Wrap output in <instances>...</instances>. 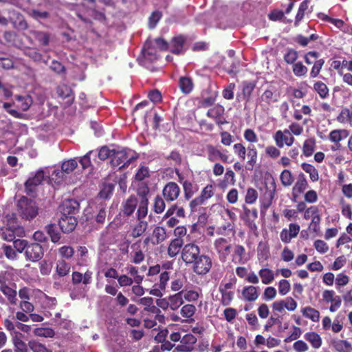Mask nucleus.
<instances>
[{"label": "nucleus", "instance_id": "nucleus-1", "mask_svg": "<svg viewBox=\"0 0 352 352\" xmlns=\"http://www.w3.org/2000/svg\"><path fill=\"white\" fill-rule=\"evenodd\" d=\"M17 211L25 220L34 219L38 214V206L36 202L25 197H22L17 203Z\"/></svg>", "mask_w": 352, "mask_h": 352}, {"label": "nucleus", "instance_id": "nucleus-2", "mask_svg": "<svg viewBox=\"0 0 352 352\" xmlns=\"http://www.w3.org/2000/svg\"><path fill=\"white\" fill-rule=\"evenodd\" d=\"M138 156H129L127 149L114 150L111 159L110 160L111 166L113 168L118 167L119 169L129 166L134 160H136Z\"/></svg>", "mask_w": 352, "mask_h": 352}, {"label": "nucleus", "instance_id": "nucleus-3", "mask_svg": "<svg viewBox=\"0 0 352 352\" xmlns=\"http://www.w3.org/2000/svg\"><path fill=\"white\" fill-rule=\"evenodd\" d=\"M213 245L219 261L223 263L226 262L232 248L231 239L223 237L217 238L214 240Z\"/></svg>", "mask_w": 352, "mask_h": 352}, {"label": "nucleus", "instance_id": "nucleus-4", "mask_svg": "<svg viewBox=\"0 0 352 352\" xmlns=\"http://www.w3.org/2000/svg\"><path fill=\"white\" fill-rule=\"evenodd\" d=\"M194 273L199 276L206 275L212 267V261L210 256L201 254L190 265Z\"/></svg>", "mask_w": 352, "mask_h": 352}, {"label": "nucleus", "instance_id": "nucleus-5", "mask_svg": "<svg viewBox=\"0 0 352 352\" xmlns=\"http://www.w3.org/2000/svg\"><path fill=\"white\" fill-rule=\"evenodd\" d=\"M276 184L274 179L265 184V190L260 197L261 212H265L272 205L275 197Z\"/></svg>", "mask_w": 352, "mask_h": 352}, {"label": "nucleus", "instance_id": "nucleus-6", "mask_svg": "<svg viewBox=\"0 0 352 352\" xmlns=\"http://www.w3.org/2000/svg\"><path fill=\"white\" fill-rule=\"evenodd\" d=\"M200 255V248L194 243L184 245L182 250L181 257L186 265H190Z\"/></svg>", "mask_w": 352, "mask_h": 352}, {"label": "nucleus", "instance_id": "nucleus-7", "mask_svg": "<svg viewBox=\"0 0 352 352\" xmlns=\"http://www.w3.org/2000/svg\"><path fill=\"white\" fill-rule=\"evenodd\" d=\"M274 140L278 148H283L285 145L291 146L294 141L295 138L291 134L289 129H285L283 131L278 130L273 135Z\"/></svg>", "mask_w": 352, "mask_h": 352}, {"label": "nucleus", "instance_id": "nucleus-8", "mask_svg": "<svg viewBox=\"0 0 352 352\" xmlns=\"http://www.w3.org/2000/svg\"><path fill=\"white\" fill-rule=\"evenodd\" d=\"M44 255V249L38 243H28L26 247L25 256L27 260L32 262L40 261Z\"/></svg>", "mask_w": 352, "mask_h": 352}, {"label": "nucleus", "instance_id": "nucleus-9", "mask_svg": "<svg viewBox=\"0 0 352 352\" xmlns=\"http://www.w3.org/2000/svg\"><path fill=\"white\" fill-rule=\"evenodd\" d=\"M137 192L138 195L141 197L136 212L137 220H144V219L148 214V199L147 195L149 189H138Z\"/></svg>", "mask_w": 352, "mask_h": 352}, {"label": "nucleus", "instance_id": "nucleus-10", "mask_svg": "<svg viewBox=\"0 0 352 352\" xmlns=\"http://www.w3.org/2000/svg\"><path fill=\"white\" fill-rule=\"evenodd\" d=\"M207 159L211 162H216L221 160L223 163H228L229 157L228 155L222 153L217 146L211 144H208L205 146Z\"/></svg>", "mask_w": 352, "mask_h": 352}, {"label": "nucleus", "instance_id": "nucleus-11", "mask_svg": "<svg viewBox=\"0 0 352 352\" xmlns=\"http://www.w3.org/2000/svg\"><path fill=\"white\" fill-rule=\"evenodd\" d=\"M16 219V218L14 217L13 219H9L8 226L3 230H4L3 232V238L8 241H14L16 240V235L21 236L24 234V229L23 227L19 226H11V223H14Z\"/></svg>", "mask_w": 352, "mask_h": 352}, {"label": "nucleus", "instance_id": "nucleus-12", "mask_svg": "<svg viewBox=\"0 0 352 352\" xmlns=\"http://www.w3.org/2000/svg\"><path fill=\"white\" fill-rule=\"evenodd\" d=\"M180 192V188L177 184L169 182L163 188L162 196L167 202H172L178 198Z\"/></svg>", "mask_w": 352, "mask_h": 352}, {"label": "nucleus", "instance_id": "nucleus-13", "mask_svg": "<svg viewBox=\"0 0 352 352\" xmlns=\"http://www.w3.org/2000/svg\"><path fill=\"white\" fill-rule=\"evenodd\" d=\"M309 187V184L304 173H300L292 188V201H297L299 196Z\"/></svg>", "mask_w": 352, "mask_h": 352}, {"label": "nucleus", "instance_id": "nucleus-14", "mask_svg": "<svg viewBox=\"0 0 352 352\" xmlns=\"http://www.w3.org/2000/svg\"><path fill=\"white\" fill-rule=\"evenodd\" d=\"M138 205V199L134 195H130L121 205L120 213L123 217H129L133 214Z\"/></svg>", "mask_w": 352, "mask_h": 352}, {"label": "nucleus", "instance_id": "nucleus-15", "mask_svg": "<svg viewBox=\"0 0 352 352\" xmlns=\"http://www.w3.org/2000/svg\"><path fill=\"white\" fill-rule=\"evenodd\" d=\"M77 223V219L74 216L62 214V217L59 219L58 225L63 232L70 233L74 230Z\"/></svg>", "mask_w": 352, "mask_h": 352}, {"label": "nucleus", "instance_id": "nucleus-16", "mask_svg": "<svg viewBox=\"0 0 352 352\" xmlns=\"http://www.w3.org/2000/svg\"><path fill=\"white\" fill-rule=\"evenodd\" d=\"M186 42V38L182 34L174 36L169 43V50L171 53L179 55L184 52V47Z\"/></svg>", "mask_w": 352, "mask_h": 352}, {"label": "nucleus", "instance_id": "nucleus-17", "mask_svg": "<svg viewBox=\"0 0 352 352\" xmlns=\"http://www.w3.org/2000/svg\"><path fill=\"white\" fill-rule=\"evenodd\" d=\"M45 177L44 171L38 170L33 177H30L25 183V188L28 194L33 192L35 188L40 185Z\"/></svg>", "mask_w": 352, "mask_h": 352}, {"label": "nucleus", "instance_id": "nucleus-18", "mask_svg": "<svg viewBox=\"0 0 352 352\" xmlns=\"http://www.w3.org/2000/svg\"><path fill=\"white\" fill-rule=\"evenodd\" d=\"M80 204L78 201L70 199H66L62 204V214L67 216H74L78 213Z\"/></svg>", "mask_w": 352, "mask_h": 352}, {"label": "nucleus", "instance_id": "nucleus-19", "mask_svg": "<svg viewBox=\"0 0 352 352\" xmlns=\"http://www.w3.org/2000/svg\"><path fill=\"white\" fill-rule=\"evenodd\" d=\"M243 213L241 214V218L245 223V224L250 228L255 227V221L258 218V211L256 208L250 209L247 206H243Z\"/></svg>", "mask_w": 352, "mask_h": 352}, {"label": "nucleus", "instance_id": "nucleus-20", "mask_svg": "<svg viewBox=\"0 0 352 352\" xmlns=\"http://www.w3.org/2000/svg\"><path fill=\"white\" fill-rule=\"evenodd\" d=\"M92 272L87 270L84 274L82 273L74 271L72 274V282L74 285L82 283L84 285H89L92 281Z\"/></svg>", "mask_w": 352, "mask_h": 352}, {"label": "nucleus", "instance_id": "nucleus-21", "mask_svg": "<svg viewBox=\"0 0 352 352\" xmlns=\"http://www.w3.org/2000/svg\"><path fill=\"white\" fill-rule=\"evenodd\" d=\"M247 150L246 157L248 160L245 164V168L248 170H252L258 161V151L254 145H249Z\"/></svg>", "mask_w": 352, "mask_h": 352}, {"label": "nucleus", "instance_id": "nucleus-22", "mask_svg": "<svg viewBox=\"0 0 352 352\" xmlns=\"http://www.w3.org/2000/svg\"><path fill=\"white\" fill-rule=\"evenodd\" d=\"M182 188L184 190V197L186 200L189 201L199 191L197 184L191 180H185Z\"/></svg>", "mask_w": 352, "mask_h": 352}, {"label": "nucleus", "instance_id": "nucleus-23", "mask_svg": "<svg viewBox=\"0 0 352 352\" xmlns=\"http://www.w3.org/2000/svg\"><path fill=\"white\" fill-rule=\"evenodd\" d=\"M183 245V239L175 238L171 239L167 249L168 256L170 258L175 257L180 252H182Z\"/></svg>", "mask_w": 352, "mask_h": 352}, {"label": "nucleus", "instance_id": "nucleus-24", "mask_svg": "<svg viewBox=\"0 0 352 352\" xmlns=\"http://www.w3.org/2000/svg\"><path fill=\"white\" fill-rule=\"evenodd\" d=\"M168 238V234L165 228L157 226L154 228L152 232L151 243L153 245H159L165 241Z\"/></svg>", "mask_w": 352, "mask_h": 352}, {"label": "nucleus", "instance_id": "nucleus-25", "mask_svg": "<svg viewBox=\"0 0 352 352\" xmlns=\"http://www.w3.org/2000/svg\"><path fill=\"white\" fill-rule=\"evenodd\" d=\"M16 107L23 111H28L33 103L32 98L30 95H16L14 96Z\"/></svg>", "mask_w": 352, "mask_h": 352}, {"label": "nucleus", "instance_id": "nucleus-26", "mask_svg": "<svg viewBox=\"0 0 352 352\" xmlns=\"http://www.w3.org/2000/svg\"><path fill=\"white\" fill-rule=\"evenodd\" d=\"M144 57L151 62L155 61L158 59L157 47L153 46L151 41H147L142 49Z\"/></svg>", "mask_w": 352, "mask_h": 352}, {"label": "nucleus", "instance_id": "nucleus-27", "mask_svg": "<svg viewBox=\"0 0 352 352\" xmlns=\"http://www.w3.org/2000/svg\"><path fill=\"white\" fill-rule=\"evenodd\" d=\"M178 87L184 94H190L194 89V83L192 79L187 76H181L178 80Z\"/></svg>", "mask_w": 352, "mask_h": 352}, {"label": "nucleus", "instance_id": "nucleus-28", "mask_svg": "<svg viewBox=\"0 0 352 352\" xmlns=\"http://www.w3.org/2000/svg\"><path fill=\"white\" fill-rule=\"evenodd\" d=\"M242 296L246 301H255L259 296L258 288L252 285L245 286L242 289Z\"/></svg>", "mask_w": 352, "mask_h": 352}, {"label": "nucleus", "instance_id": "nucleus-29", "mask_svg": "<svg viewBox=\"0 0 352 352\" xmlns=\"http://www.w3.org/2000/svg\"><path fill=\"white\" fill-rule=\"evenodd\" d=\"M172 310L177 309L183 304V292L170 296L168 302H164Z\"/></svg>", "mask_w": 352, "mask_h": 352}, {"label": "nucleus", "instance_id": "nucleus-30", "mask_svg": "<svg viewBox=\"0 0 352 352\" xmlns=\"http://www.w3.org/2000/svg\"><path fill=\"white\" fill-rule=\"evenodd\" d=\"M305 339L309 342L314 349H319L322 344L320 336L314 331L307 332L304 335Z\"/></svg>", "mask_w": 352, "mask_h": 352}, {"label": "nucleus", "instance_id": "nucleus-31", "mask_svg": "<svg viewBox=\"0 0 352 352\" xmlns=\"http://www.w3.org/2000/svg\"><path fill=\"white\" fill-rule=\"evenodd\" d=\"M148 223L145 220H137V223L134 225L132 232L131 236L133 238H138L141 236L147 230Z\"/></svg>", "mask_w": 352, "mask_h": 352}, {"label": "nucleus", "instance_id": "nucleus-32", "mask_svg": "<svg viewBox=\"0 0 352 352\" xmlns=\"http://www.w3.org/2000/svg\"><path fill=\"white\" fill-rule=\"evenodd\" d=\"M256 87L255 81H244L243 82L242 95L246 102L251 100L252 94Z\"/></svg>", "mask_w": 352, "mask_h": 352}, {"label": "nucleus", "instance_id": "nucleus-33", "mask_svg": "<svg viewBox=\"0 0 352 352\" xmlns=\"http://www.w3.org/2000/svg\"><path fill=\"white\" fill-rule=\"evenodd\" d=\"M131 248L135 250L134 252L131 253V263L134 264H140L144 260V254L141 250L140 245L138 242L134 243L131 245Z\"/></svg>", "mask_w": 352, "mask_h": 352}, {"label": "nucleus", "instance_id": "nucleus-34", "mask_svg": "<svg viewBox=\"0 0 352 352\" xmlns=\"http://www.w3.org/2000/svg\"><path fill=\"white\" fill-rule=\"evenodd\" d=\"M316 146V141L314 138L305 140L302 144V153L305 157H310L313 155Z\"/></svg>", "mask_w": 352, "mask_h": 352}, {"label": "nucleus", "instance_id": "nucleus-35", "mask_svg": "<svg viewBox=\"0 0 352 352\" xmlns=\"http://www.w3.org/2000/svg\"><path fill=\"white\" fill-rule=\"evenodd\" d=\"M302 169L309 175L310 180L316 182L319 179V174L318 170L314 166L309 163L303 162L301 164Z\"/></svg>", "mask_w": 352, "mask_h": 352}, {"label": "nucleus", "instance_id": "nucleus-36", "mask_svg": "<svg viewBox=\"0 0 352 352\" xmlns=\"http://www.w3.org/2000/svg\"><path fill=\"white\" fill-rule=\"evenodd\" d=\"M331 344L338 352L347 351L351 348V343L344 340L333 339Z\"/></svg>", "mask_w": 352, "mask_h": 352}, {"label": "nucleus", "instance_id": "nucleus-37", "mask_svg": "<svg viewBox=\"0 0 352 352\" xmlns=\"http://www.w3.org/2000/svg\"><path fill=\"white\" fill-rule=\"evenodd\" d=\"M314 90L317 92L322 99L327 98L329 96V89L327 85L322 81H317L314 84Z\"/></svg>", "mask_w": 352, "mask_h": 352}, {"label": "nucleus", "instance_id": "nucleus-38", "mask_svg": "<svg viewBox=\"0 0 352 352\" xmlns=\"http://www.w3.org/2000/svg\"><path fill=\"white\" fill-rule=\"evenodd\" d=\"M45 231L50 236L52 242L57 243L60 239V234L54 223H50L45 226Z\"/></svg>", "mask_w": 352, "mask_h": 352}, {"label": "nucleus", "instance_id": "nucleus-39", "mask_svg": "<svg viewBox=\"0 0 352 352\" xmlns=\"http://www.w3.org/2000/svg\"><path fill=\"white\" fill-rule=\"evenodd\" d=\"M258 275L262 283L265 285L271 283L274 280V274L272 270L268 268H262L258 272Z\"/></svg>", "mask_w": 352, "mask_h": 352}, {"label": "nucleus", "instance_id": "nucleus-40", "mask_svg": "<svg viewBox=\"0 0 352 352\" xmlns=\"http://www.w3.org/2000/svg\"><path fill=\"white\" fill-rule=\"evenodd\" d=\"M302 315L312 320L313 322H318L320 319V312L314 308L311 307H305L302 309Z\"/></svg>", "mask_w": 352, "mask_h": 352}, {"label": "nucleus", "instance_id": "nucleus-41", "mask_svg": "<svg viewBox=\"0 0 352 352\" xmlns=\"http://www.w3.org/2000/svg\"><path fill=\"white\" fill-rule=\"evenodd\" d=\"M70 268L69 263L65 260H61L58 261L56 264V272L60 277H63L69 274Z\"/></svg>", "mask_w": 352, "mask_h": 352}, {"label": "nucleus", "instance_id": "nucleus-42", "mask_svg": "<svg viewBox=\"0 0 352 352\" xmlns=\"http://www.w3.org/2000/svg\"><path fill=\"white\" fill-rule=\"evenodd\" d=\"M165 199L160 195H157L153 200V210L156 214L162 213L166 208Z\"/></svg>", "mask_w": 352, "mask_h": 352}, {"label": "nucleus", "instance_id": "nucleus-43", "mask_svg": "<svg viewBox=\"0 0 352 352\" xmlns=\"http://www.w3.org/2000/svg\"><path fill=\"white\" fill-rule=\"evenodd\" d=\"M309 2V0H304L300 4L294 23L296 26H298L300 21L304 18L305 12L308 9Z\"/></svg>", "mask_w": 352, "mask_h": 352}, {"label": "nucleus", "instance_id": "nucleus-44", "mask_svg": "<svg viewBox=\"0 0 352 352\" xmlns=\"http://www.w3.org/2000/svg\"><path fill=\"white\" fill-rule=\"evenodd\" d=\"M337 120L342 124L349 123L352 126V111L348 108L342 109L337 117Z\"/></svg>", "mask_w": 352, "mask_h": 352}, {"label": "nucleus", "instance_id": "nucleus-45", "mask_svg": "<svg viewBox=\"0 0 352 352\" xmlns=\"http://www.w3.org/2000/svg\"><path fill=\"white\" fill-rule=\"evenodd\" d=\"M281 184L285 187L290 186L294 181V178L292 172L288 169H285L282 171L280 175Z\"/></svg>", "mask_w": 352, "mask_h": 352}, {"label": "nucleus", "instance_id": "nucleus-46", "mask_svg": "<svg viewBox=\"0 0 352 352\" xmlns=\"http://www.w3.org/2000/svg\"><path fill=\"white\" fill-rule=\"evenodd\" d=\"M21 333L15 335L13 338V344L14 346V352H28L26 344L21 339Z\"/></svg>", "mask_w": 352, "mask_h": 352}, {"label": "nucleus", "instance_id": "nucleus-47", "mask_svg": "<svg viewBox=\"0 0 352 352\" xmlns=\"http://www.w3.org/2000/svg\"><path fill=\"white\" fill-rule=\"evenodd\" d=\"M219 291L221 294V305L224 307L230 305L234 299V292L233 291H223L222 289Z\"/></svg>", "mask_w": 352, "mask_h": 352}, {"label": "nucleus", "instance_id": "nucleus-48", "mask_svg": "<svg viewBox=\"0 0 352 352\" xmlns=\"http://www.w3.org/2000/svg\"><path fill=\"white\" fill-rule=\"evenodd\" d=\"M1 291L7 296L8 300L11 304H16V292L11 287L5 285L1 287Z\"/></svg>", "mask_w": 352, "mask_h": 352}, {"label": "nucleus", "instance_id": "nucleus-49", "mask_svg": "<svg viewBox=\"0 0 352 352\" xmlns=\"http://www.w3.org/2000/svg\"><path fill=\"white\" fill-rule=\"evenodd\" d=\"M298 58V53L296 50L289 48L287 50L286 53L284 54L283 59L287 64H295Z\"/></svg>", "mask_w": 352, "mask_h": 352}, {"label": "nucleus", "instance_id": "nucleus-50", "mask_svg": "<svg viewBox=\"0 0 352 352\" xmlns=\"http://www.w3.org/2000/svg\"><path fill=\"white\" fill-rule=\"evenodd\" d=\"M233 151L234 154L241 161H245L246 158L247 148L241 143H236L233 145Z\"/></svg>", "mask_w": 352, "mask_h": 352}, {"label": "nucleus", "instance_id": "nucleus-51", "mask_svg": "<svg viewBox=\"0 0 352 352\" xmlns=\"http://www.w3.org/2000/svg\"><path fill=\"white\" fill-rule=\"evenodd\" d=\"M34 38L42 45H49L50 35L47 32L35 31L33 32Z\"/></svg>", "mask_w": 352, "mask_h": 352}, {"label": "nucleus", "instance_id": "nucleus-52", "mask_svg": "<svg viewBox=\"0 0 352 352\" xmlns=\"http://www.w3.org/2000/svg\"><path fill=\"white\" fill-rule=\"evenodd\" d=\"M197 338L192 334L188 333L184 336L181 340V343L188 349L190 351L194 349V344L197 342Z\"/></svg>", "mask_w": 352, "mask_h": 352}, {"label": "nucleus", "instance_id": "nucleus-53", "mask_svg": "<svg viewBox=\"0 0 352 352\" xmlns=\"http://www.w3.org/2000/svg\"><path fill=\"white\" fill-rule=\"evenodd\" d=\"M292 71L296 76L302 77L307 74L308 69L300 61L293 65Z\"/></svg>", "mask_w": 352, "mask_h": 352}, {"label": "nucleus", "instance_id": "nucleus-54", "mask_svg": "<svg viewBox=\"0 0 352 352\" xmlns=\"http://www.w3.org/2000/svg\"><path fill=\"white\" fill-rule=\"evenodd\" d=\"M77 166L78 163L74 159L65 161L61 166L62 173L69 174L76 168Z\"/></svg>", "mask_w": 352, "mask_h": 352}, {"label": "nucleus", "instance_id": "nucleus-55", "mask_svg": "<svg viewBox=\"0 0 352 352\" xmlns=\"http://www.w3.org/2000/svg\"><path fill=\"white\" fill-rule=\"evenodd\" d=\"M245 254V249L241 245H236L234 248L233 256L237 258L236 263L244 264L246 261L243 258Z\"/></svg>", "mask_w": 352, "mask_h": 352}, {"label": "nucleus", "instance_id": "nucleus-56", "mask_svg": "<svg viewBox=\"0 0 352 352\" xmlns=\"http://www.w3.org/2000/svg\"><path fill=\"white\" fill-rule=\"evenodd\" d=\"M342 134L346 135V130L335 129L330 132L329 135V139L331 142L340 143L342 140Z\"/></svg>", "mask_w": 352, "mask_h": 352}, {"label": "nucleus", "instance_id": "nucleus-57", "mask_svg": "<svg viewBox=\"0 0 352 352\" xmlns=\"http://www.w3.org/2000/svg\"><path fill=\"white\" fill-rule=\"evenodd\" d=\"M340 205L341 206L342 214L349 219H352V208L351 204L346 202V201L342 198L340 200Z\"/></svg>", "mask_w": 352, "mask_h": 352}, {"label": "nucleus", "instance_id": "nucleus-58", "mask_svg": "<svg viewBox=\"0 0 352 352\" xmlns=\"http://www.w3.org/2000/svg\"><path fill=\"white\" fill-rule=\"evenodd\" d=\"M324 62L325 61L323 58H320L315 61V63H314V65L311 69V72H310V77L311 78H316L319 75V74L324 64Z\"/></svg>", "mask_w": 352, "mask_h": 352}, {"label": "nucleus", "instance_id": "nucleus-59", "mask_svg": "<svg viewBox=\"0 0 352 352\" xmlns=\"http://www.w3.org/2000/svg\"><path fill=\"white\" fill-rule=\"evenodd\" d=\"M34 333L36 336L44 338H53L55 335V332L52 328H36Z\"/></svg>", "mask_w": 352, "mask_h": 352}, {"label": "nucleus", "instance_id": "nucleus-60", "mask_svg": "<svg viewBox=\"0 0 352 352\" xmlns=\"http://www.w3.org/2000/svg\"><path fill=\"white\" fill-rule=\"evenodd\" d=\"M349 282V277L346 274L342 272L339 273L335 279L336 287L337 289H339L340 287L346 286Z\"/></svg>", "mask_w": 352, "mask_h": 352}, {"label": "nucleus", "instance_id": "nucleus-61", "mask_svg": "<svg viewBox=\"0 0 352 352\" xmlns=\"http://www.w3.org/2000/svg\"><path fill=\"white\" fill-rule=\"evenodd\" d=\"M58 254L62 258L70 259L74 254V250L72 246L64 245L58 249Z\"/></svg>", "mask_w": 352, "mask_h": 352}, {"label": "nucleus", "instance_id": "nucleus-62", "mask_svg": "<svg viewBox=\"0 0 352 352\" xmlns=\"http://www.w3.org/2000/svg\"><path fill=\"white\" fill-rule=\"evenodd\" d=\"M224 113V108L222 106H215L208 109L206 116L212 119L218 118V116H223Z\"/></svg>", "mask_w": 352, "mask_h": 352}, {"label": "nucleus", "instance_id": "nucleus-63", "mask_svg": "<svg viewBox=\"0 0 352 352\" xmlns=\"http://www.w3.org/2000/svg\"><path fill=\"white\" fill-rule=\"evenodd\" d=\"M214 195V186L212 184H208L206 186H205L202 189L199 196L201 197H202V199L206 201L208 199L213 197Z\"/></svg>", "mask_w": 352, "mask_h": 352}, {"label": "nucleus", "instance_id": "nucleus-64", "mask_svg": "<svg viewBox=\"0 0 352 352\" xmlns=\"http://www.w3.org/2000/svg\"><path fill=\"white\" fill-rule=\"evenodd\" d=\"M28 346L33 352H52L47 349L43 344L36 341H30Z\"/></svg>", "mask_w": 352, "mask_h": 352}]
</instances>
